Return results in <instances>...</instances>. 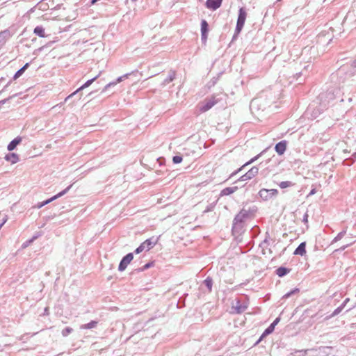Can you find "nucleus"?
<instances>
[{"mask_svg": "<svg viewBox=\"0 0 356 356\" xmlns=\"http://www.w3.org/2000/svg\"><path fill=\"white\" fill-rule=\"evenodd\" d=\"M261 154V153L256 156H254V158H252V159H250L248 162L245 163L242 167H241L240 168H238L237 170H236L235 172H232L230 175L229 177H234L235 175H236L238 172H240L244 167H245L246 165H248L250 164H251L252 163H253L254 161H255L256 160H257V159L259 158V156Z\"/></svg>", "mask_w": 356, "mask_h": 356, "instance_id": "nucleus-20", "label": "nucleus"}, {"mask_svg": "<svg viewBox=\"0 0 356 356\" xmlns=\"http://www.w3.org/2000/svg\"><path fill=\"white\" fill-rule=\"evenodd\" d=\"M316 189H315V188H313V189L310 191V193H309V195H314V194L316 193Z\"/></svg>", "mask_w": 356, "mask_h": 356, "instance_id": "nucleus-44", "label": "nucleus"}, {"mask_svg": "<svg viewBox=\"0 0 356 356\" xmlns=\"http://www.w3.org/2000/svg\"><path fill=\"white\" fill-rule=\"evenodd\" d=\"M10 36V31L5 30L0 32V44H3L6 40Z\"/></svg>", "mask_w": 356, "mask_h": 356, "instance_id": "nucleus-21", "label": "nucleus"}, {"mask_svg": "<svg viewBox=\"0 0 356 356\" xmlns=\"http://www.w3.org/2000/svg\"><path fill=\"white\" fill-rule=\"evenodd\" d=\"M99 0H91V3L92 4H94L97 1H98Z\"/></svg>", "mask_w": 356, "mask_h": 356, "instance_id": "nucleus-47", "label": "nucleus"}, {"mask_svg": "<svg viewBox=\"0 0 356 356\" xmlns=\"http://www.w3.org/2000/svg\"><path fill=\"white\" fill-rule=\"evenodd\" d=\"M152 266V263H147L143 266V270H146Z\"/></svg>", "mask_w": 356, "mask_h": 356, "instance_id": "nucleus-40", "label": "nucleus"}, {"mask_svg": "<svg viewBox=\"0 0 356 356\" xmlns=\"http://www.w3.org/2000/svg\"><path fill=\"white\" fill-rule=\"evenodd\" d=\"M7 161L10 162L12 164L17 163L19 160V156L15 153H10L5 156Z\"/></svg>", "mask_w": 356, "mask_h": 356, "instance_id": "nucleus-17", "label": "nucleus"}, {"mask_svg": "<svg viewBox=\"0 0 356 356\" xmlns=\"http://www.w3.org/2000/svg\"><path fill=\"white\" fill-rule=\"evenodd\" d=\"M217 102L218 100L216 99V97H211L200 103L198 104V109L201 113H204L211 109Z\"/></svg>", "mask_w": 356, "mask_h": 356, "instance_id": "nucleus-4", "label": "nucleus"}, {"mask_svg": "<svg viewBox=\"0 0 356 356\" xmlns=\"http://www.w3.org/2000/svg\"><path fill=\"white\" fill-rule=\"evenodd\" d=\"M29 63H26L21 69H24V72L28 67Z\"/></svg>", "mask_w": 356, "mask_h": 356, "instance_id": "nucleus-45", "label": "nucleus"}, {"mask_svg": "<svg viewBox=\"0 0 356 356\" xmlns=\"http://www.w3.org/2000/svg\"><path fill=\"white\" fill-rule=\"evenodd\" d=\"M343 306H339V307H337L333 312L332 314L327 317V318H332L337 315H338L339 314L341 313V312L343 310Z\"/></svg>", "mask_w": 356, "mask_h": 356, "instance_id": "nucleus-29", "label": "nucleus"}, {"mask_svg": "<svg viewBox=\"0 0 356 356\" xmlns=\"http://www.w3.org/2000/svg\"><path fill=\"white\" fill-rule=\"evenodd\" d=\"M204 284L208 288L209 291H211L212 289L213 280L211 277H208L204 281Z\"/></svg>", "mask_w": 356, "mask_h": 356, "instance_id": "nucleus-27", "label": "nucleus"}, {"mask_svg": "<svg viewBox=\"0 0 356 356\" xmlns=\"http://www.w3.org/2000/svg\"><path fill=\"white\" fill-rule=\"evenodd\" d=\"M99 74H98L97 76H95L94 78L87 81L83 86H81L79 88H78L76 91H74V92H72V94H70L69 96H67L65 101L67 102L69 99H70L72 97H73L74 95H75L77 92H79V91L83 90L84 88H86L88 87H89L98 77H99Z\"/></svg>", "mask_w": 356, "mask_h": 356, "instance_id": "nucleus-9", "label": "nucleus"}, {"mask_svg": "<svg viewBox=\"0 0 356 356\" xmlns=\"http://www.w3.org/2000/svg\"><path fill=\"white\" fill-rule=\"evenodd\" d=\"M22 140V138L20 136L16 137L13 139L8 145L7 149L9 151L13 150L17 145H19Z\"/></svg>", "mask_w": 356, "mask_h": 356, "instance_id": "nucleus-16", "label": "nucleus"}, {"mask_svg": "<svg viewBox=\"0 0 356 356\" xmlns=\"http://www.w3.org/2000/svg\"><path fill=\"white\" fill-rule=\"evenodd\" d=\"M3 80V78H1V79H0V83H1Z\"/></svg>", "mask_w": 356, "mask_h": 356, "instance_id": "nucleus-52", "label": "nucleus"}, {"mask_svg": "<svg viewBox=\"0 0 356 356\" xmlns=\"http://www.w3.org/2000/svg\"><path fill=\"white\" fill-rule=\"evenodd\" d=\"M222 1V0H207L206 6L208 8L216 10L220 7Z\"/></svg>", "mask_w": 356, "mask_h": 356, "instance_id": "nucleus-12", "label": "nucleus"}, {"mask_svg": "<svg viewBox=\"0 0 356 356\" xmlns=\"http://www.w3.org/2000/svg\"><path fill=\"white\" fill-rule=\"evenodd\" d=\"M16 95H14L13 96H10V97L8 98H6V99H4L3 100H1L0 101V105H3V104H5L7 102H8L9 99H12L13 97H15Z\"/></svg>", "mask_w": 356, "mask_h": 356, "instance_id": "nucleus-36", "label": "nucleus"}, {"mask_svg": "<svg viewBox=\"0 0 356 356\" xmlns=\"http://www.w3.org/2000/svg\"><path fill=\"white\" fill-rule=\"evenodd\" d=\"M259 172V168L256 166L252 167L248 172L245 175H242L239 179L238 181H245L254 178Z\"/></svg>", "mask_w": 356, "mask_h": 356, "instance_id": "nucleus-7", "label": "nucleus"}, {"mask_svg": "<svg viewBox=\"0 0 356 356\" xmlns=\"http://www.w3.org/2000/svg\"><path fill=\"white\" fill-rule=\"evenodd\" d=\"M286 145L287 142L286 140H282L276 144L275 149L279 155H282L286 151Z\"/></svg>", "mask_w": 356, "mask_h": 356, "instance_id": "nucleus-13", "label": "nucleus"}, {"mask_svg": "<svg viewBox=\"0 0 356 356\" xmlns=\"http://www.w3.org/2000/svg\"><path fill=\"white\" fill-rule=\"evenodd\" d=\"M72 331H73L72 328H71L70 327H67L66 328H65L64 330H62V335L63 337H67L68 334L72 333Z\"/></svg>", "mask_w": 356, "mask_h": 356, "instance_id": "nucleus-30", "label": "nucleus"}, {"mask_svg": "<svg viewBox=\"0 0 356 356\" xmlns=\"http://www.w3.org/2000/svg\"><path fill=\"white\" fill-rule=\"evenodd\" d=\"M10 81L8 82V83L5 86V87L2 90V91L4 90V89L10 85Z\"/></svg>", "mask_w": 356, "mask_h": 356, "instance_id": "nucleus-46", "label": "nucleus"}, {"mask_svg": "<svg viewBox=\"0 0 356 356\" xmlns=\"http://www.w3.org/2000/svg\"><path fill=\"white\" fill-rule=\"evenodd\" d=\"M353 66L356 67V59L353 61Z\"/></svg>", "mask_w": 356, "mask_h": 356, "instance_id": "nucleus-48", "label": "nucleus"}, {"mask_svg": "<svg viewBox=\"0 0 356 356\" xmlns=\"http://www.w3.org/2000/svg\"><path fill=\"white\" fill-rule=\"evenodd\" d=\"M352 243H350V244H347L346 245H343V246L341 247L339 249L336 250L335 251H339V250L342 251V250H344L346 248H347Z\"/></svg>", "mask_w": 356, "mask_h": 356, "instance_id": "nucleus-37", "label": "nucleus"}, {"mask_svg": "<svg viewBox=\"0 0 356 356\" xmlns=\"http://www.w3.org/2000/svg\"><path fill=\"white\" fill-rule=\"evenodd\" d=\"M278 193L277 189H261L259 192V196L264 200H268L273 197H275Z\"/></svg>", "mask_w": 356, "mask_h": 356, "instance_id": "nucleus-5", "label": "nucleus"}, {"mask_svg": "<svg viewBox=\"0 0 356 356\" xmlns=\"http://www.w3.org/2000/svg\"><path fill=\"white\" fill-rule=\"evenodd\" d=\"M33 33L35 35H38L39 37H41V38L46 37L45 33H44V29L41 26H36L33 30Z\"/></svg>", "mask_w": 356, "mask_h": 356, "instance_id": "nucleus-22", "label": "nucleus"}, {"mask_svg": "<svg viewBox=\"0 0 356 356\" xmlns=\"http://www.w3.org/2000/svg\"><path fill=\"white\" fill-rule=\"evenodd\" d=\"M42 207H44V204H43V202H39V203H38V204L35 206V207H36L37 209H40V208H42Z\"/></svg>", "mask_w": 356, "mask_h": 356, "instance_id": "nucleus-42", "label": "nucleus"}, {"mask_svg": "<svg viewBox=\"0 0 356 356\" xmlns=\"http://www.w3.org/2000/svg\"><path fill=\"white\" fill-rule=\"evenodd\" d=\"M247 17V12L244 8H240L236 26V34H238L243 28Z\"/></svg>", "mask_w": 356, "mask_h": 356, "instance_id": "nucleus-2", "label": "nucleus"}, {"mask_svg": "<svg viewBox=\"0 0 356 356\" xmlns=\"http://www.w3.org/2000/svg\"><path fill=\"white\" fill-rule=\"evenodd\" d=\"M97 321H92L87 324H83V325H81L80 328L81 329H92V328L95 327L97 326Z\"/></svg>", "mask_w": 356, "mask_h": 356, "instance_id": "nucleus-25", "label": "nucleus"}, {"mask_svg": "<svg viewBox=\"0 0 356 356\" xmlns=\"http://www.w3.org/2000/svg\"><path fill=\"white\" fill-rule=\"evenodd\" d=\"M254 102H254V101L251 102V106L253 105V104H254Z\"/></svg>", "mask_w": 356, "mask_h": 356, "instance_id": "nucleus-51", "label": "nucleus"}, {"mask_svg": "<svg viewBox=\"0 0 356 356\" xmlns=\"http://www.w3.org/2000/svg\"><path fill=\"white\" fill-rule=\"evenodd\" d=\"M24 69H19V70L17 71V72L15 74L14 76H13V79L14 80H16L20 76H22V74L24 73Z\"/></svg>", "mask_w": 356, "mask_h": 356, "instance_id": "nucleus-33", "label": "nucleus"}, {"mask_svg": "<svg viewBox=\"0 0 356 356\" xmlns=\"http://www.w3.org/2000/svg\"><path fill=\"white\" fill-rule=\"evenodd\" d=\"M274 329H275V327H273V325H270L268 328H266L262 336L267 335V334L272 333L273 332Z\"/></svg>", "mask_w": 356, "mask_h": 356, "instance_id": "nucleus-32", "label": "nucleus"}, {"mask_svg": "<svg viewBox=\"0 0 356 356\" xmlns=\"http://www.w3.org/2000/svg\"><path fill=\"white\" fill-rule=\"evenodd\" d=\"M293 185V183L289 181H282L279 184V186L281 188H286L290 187Z\"/></svg>", "mask_w": 356, "mask_h": 356, "instance_id": "nucleus-28", "label": "nucleus"}, {"mask_svg": "<svg viewBox=\"0 0 356 356\" xmlns=\"http://www.w3.org/2000/svg\"><path fill=\"white\" fill-rule=\"evenodd\" d=\"M213 206H212V205L208 206L207 207V209L204 211V213H207V212L211 211L213 209Z\"/></svg>", "mask_w": 356, "mask_h": 356, "instance_id": "nucleus-38", "label": "nucleus"}, {"mask_svg": "<svg viewBox=\"0 0 356 356\" xmlns=\"http://www.w3.org/2000/svg\"><path fill=\"white\" fill-rule=\"evenodd\" d=\"M208 23L206 20L203 19L201 22V33H202V39L206 40L207 38V32H208Z\"/></svg>", "mask_w": 356, "mask_h": 356, "instance_id": "nucleus-15", "label": "nucleus"}, {"mask_svg": "<svg viewBox=\"0 0 356 356\" xmlns=\"http://www.w3.org/2000/svg\"><path fill=\"white\" fill-rule=\"evenodd\" d=\"M289 272V270L284 267H280L276 270V274L279 277H283Z\"/></svg>", "mask_w": 356, "mask_h": 356, "instance_id": "nucleus-24", "label": "nucleus"}, {"mask_svg": "<svg viewBox=\"0 0 356 356\" xmlns=\"http://www.w3.org/2000/svg\"><path fill=\"white\" fill-rule=\"evenodd\" d=\"M248 308V304L245 302H241L240 300H236L232 303L233 313L241 314L244 312Z\"/></svg>", "mask_w": 356, "mask_h": 356, "instance_id": "nucleus-6", "label": "nucleus"}, {"mask_svg": "<svg viewBox=\"0 0 356 356\" xmlns=\"http://www.w3.org/2000/svg\"><path fill=\"white\" fill-rule=\"evenodd\" d=\"M6 220H4L3 222L0 225V227L3 226V225L6 222Z\"/></svg>", "mask_w": 356, "mask_h": 356, "instance_id": "nucleus-49", "label": "nucleus"}, {"mask_svg": "<svg viewBox=\"0 0 356 356\" xmlns=\"http://www.w3.org/2000/svg\"><path fill=\"white\" fill-rule=\"evenodd\" d=\"M238 189L237 186L234 187H227L222 189L220 192V196H225L232 194Z\"/></svg>", "mask_w": 356, "mask_h": 356, "instance_id": "nucleus-19", "label": "nucleus"}, {"mask_svg": "<svg viewBox=\"0 0 356 356\" xmlns=\"http://www.w3.org/2000/svg\"><path fill=\"white\" fill-rule=\"evenodd\" d=\"M346 234V230H343L342 232H339L337 236L332 240V243H334L335 242H337L340 241Z\"/></svg>", "mask_w": 356, "mask_h": 356, "instance_id": "nucleus-26", "label": "nucleus"}, {"mask_svg": "<svg viewBox=\"0 0 356 356\" xmlns=\"http://www.w3.org/2000/svg\"><path fill=\"white\" fill-rule=\"evenodd\" d=\"M38 238V236H34L31 238L30 240L26 241L22 244V248H25L29 245L31 243H33L36 238Z\"/></svg>", "mask_w": 356, "mask_h": 356, "instance_id": "nucleus-31", "label": "nucleus"}, {"mask_svg": "<svg viewBox=\"0 0 356 356\" xmlns=\"http://www.w3.org/2000/svg\"><path fill=\"white\" fill-rule=\"evenodd\" d=\"M72 185H70L68 187H67L65 189H64L63 191H62L61 192L58 193V194H56V195L51 197V198L45 200V201H43V204H44V206L48 204L49 203L51 202L52 201L58 199V197H60L62 196H63L64 195H65L68 191L70 189V188L72 187Z\"/></svg>", "mask_w": 356, "mask_h": 356, "instance_id": "nucleus-11", "label": "nucleus"}, {"mask_svg": "<svg viewBox=\"0 0 356 356\" xmlns=\"http://www.w3.org/2000/svg\"><path fill=\"white\" fill-rule=\"evenodd\" d=\"M303 220V222H304L305 223H307V221H308V214H307V213H305V215H304V216H303V220Z\"/></svg>", "mask_w": 356, "mask_h": 356, "instance_id": "nucleus-39", "label": "nucleus"}, {"mask_svg": "<svg viewBox=\"0 0 356 356\" xmlns=\"http://www.w3.org/2000/svg\"><path fill=\"white\" fill-rule=\"evenodd\" d=\"M72 185H70L68 187H67L65 189H64L63 191H62L61 192L58 193V194H56V195L51 197V198L45 200V201H43V204H44V206L48 204L49 203L51 202L52 201L58 199V197H60L62 196H63L64 195H65L68 191L70 189V188L72 187Z\"/></svg>", "mask_w": 356, "mask_h": 356, "instance_id": "nucleus-10", "label": "nucleus"}, {"mask_svg": "<svg viewBox=\"0 0 356 356\" xmlns=\"http://www.w3.org/2000/svg\"><path fill=\"white\" fill-rule=\"evenodd\" d=\"M133 259H134L133 253H129L126 256H124L119 264L118 270L120 271L124 270L126 269V268L127 267L128 264H129L130 262L133 260Z\"/></svg>", "mask_w": 356, "mask_h": 356, "instance_id": "nucleus-8", "label": "nucleus"}, {"mask_svg": "<svg viewBox=\"0 0 356 356\" xmlns=\"http://www.w3.org/2000/svg\"><path fill=\"white\" fill-rule=\"evenodd\" d=\"M130 73H127V74H125L120 77H118L115 81H113V82H110L109 83H108L107 85H106V86L104 87V88L103 89V92L106 91L107 89H108L109 88L112 87V86H115L117 83H120L121 81H122L124 79H127L129 76H130Z\"/></svg>", "mask_w": 356, "mask_h": 356, "instance_id": "nucleus-14", "label": "nucleus"}, {"mask_svg": "<svg viewBox=\"0 0 356 356\" xmlns=\"http://www.w3.org/2000/svg\"><path fill=\"white\" fill-rule=\"evenodd\" d=\"M250 214L248 210L244 209H241L233 220L232 229L234 230L241 229L243 222L250 217Z\"/></svg>", "mask_w": 356, "mask_h": 356, "instance_id": "nucleus-1", "label": "nucleus"}, {"mask_svg": "<svg viewBox=\"0 0 356 356\" xmlns=\"http://www.w3.org/2000/svg\"><path fill=\"white\" fill-rule=\"evenodd\" d=\"M157 243V239L150 238L143 242L135 250L136 254H139L144 250H149L152 249Z\"/></svg>", "mask_w": 356, "mask_h": 356, "instance_id": "nucleus-3", "label": "nucleus"}, {"mask_svg": "<svg viewBox=\"0 0 356 356\" xmlns=\"http://www.w3.org/2000/svg\"><path fill=\"white\" fill-rule=\"evenodd\" d=\"M279 321L280 318H277L270 325H273V327H275V326L279 323Z\"/></svg>", "mask_w": 356, "mask_h": 356, "instance_id": "nucleus-41", "label": "nucleus"}, {"mask_svg": "<svg viewBox=\"0 0 356 356\" xmlns=\"http://www.w3.org/2000/svg\"><path fill=\"white\" fill-rule=\"evenodd\" d=\"M350 299L348 298H346L343 302L342 303L341 306H343V307L344 308V307L346 306V305L349 302Z\"/></svg>", "mask_w": 356, "mask_h": 356, "instance_id": "nucleus-43", "label": "nucleus"}, {"mask_svg": "<svg viewBox=\"0 0 356 356\" xmlns=\"http://www.w3.org/2000/svg\"><path fill=\"white\" fill-rule=\"evenodd\" d=\"M306 243H301L298 247L295 250L294 254L303 256L306 253Z\"/></svg>", "mask_w": 356, "mask_h": 356, "instance_id": "nucleus-18", "label": "nucleus"}, {"mask_svg": "<svg viewBox=\"0 0 356 356\" xmlns=\"http://www.w3.org/2000/svg\"><path fill=\"white\" fill-rule=\"evenodd\" d=\"M44 313L47 314H48V308L47 307L45 308Z\"/></svg>", "mask_w": 356, "mask_h": 356, "instance_id": "nucleus-50", "label": "nucleus"}, {"mask_svg": "<svg viewBox=\"0 0 356 356\" xmlns=\"http://www.w3.org/2000/svg\"><path fill=\"white\" fill-rule=\"evenodd\" d=\"M175 77V72L172 71L169 73L168 76L163 80L162 85L165 86L172 81Z\"/></svg>", "mask_w": 356, "mask_h": 356, "instance_id": "nucleus-23", "label": "nucleus"}, {"mask_svg": "<svg viewBox=\"0 0 356 356\" xmlns=\"http://www.w3.org/2000/svg\"><path fill=\"white\" fill-rule=\"evenodd\" d=\"M298 291H299V290H298V289H293V290L291 291L290 292H289V293H286V294L283 296V298H289L291 295H293V294H294L295 293H297V292H298Z\"/></svg>", "mask_w": 356, "mask_h": 356, "instance_id": "nucleus-35", "label": "nucleus"}, {"mask_svg": "<svg viewBox=\"0 0 356 356\" xmlns=\"http://www.w3.org/2000/svg\"><path fill=\"white\" fill-rule=\"evenodd\" d=\"M172 161L174 163H179L182 161V157L181 156H175L172 158Z\"/></svg>", "mask_w": 356, "mask_h": 356, "instance_id": "nucleus-34", "label": "nucleus"}]
</instances>
